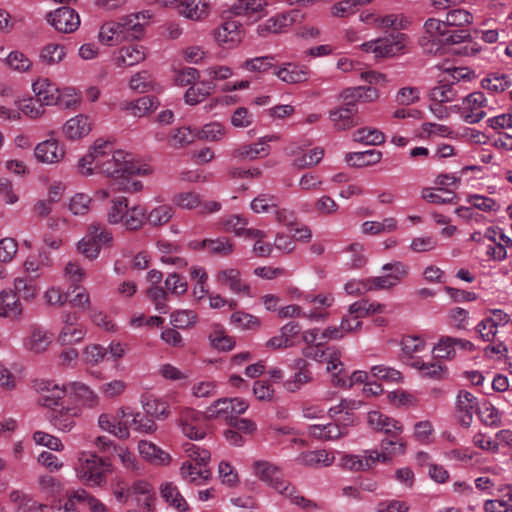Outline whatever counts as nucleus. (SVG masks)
<instances>
[{
    "label": "nucleus",
    "mask_w": 512,
    "mask_h": 512,
    "mask_svg": "<svg viewBox=\"0 0 512 512\" xmlns=\"http://www.w3.org/2000/svg\"><path fill=\"white\" fill-rule=\"evenodd\" d=\"M230 323L240 330H256L261 321L258 317L244 311H235L230 316Z\"/></svg>",
    "instance_id": "nucleus-58"
},
{
    "label": "nucleus",
    "mask_w": 512,
    "mask_h": 512,
    "mask_svg": "<svg viewBox=\"0 0 512 512\" xmlns=\"http://www.w3.org/2000/svg\"><path fill=\"white\" fill-rule=\"evenodd\" d=\"M248 402L242 398H221L206 409L207 419H223L232 424L237 415L248 409Z\"/></svg>",
    "instance_id": "nucleus-5"
},
{
    "label": "nucleus",
    "mask_w": 512,
    "mask_h": 512,
    "mask_svg": "<svg viewBox=\"0 0 512 512\" xmlns=\"http://www.w3.org/2000/svg\"><path fill=\"white\" fill-rule=\"evenodd\" d=\"M267 5L266 0H236L231 6V12L236 16H246L263 11Z\"/></svg>",
    "instance_id": "nucleus-53"
},
{
    "label": "nucleus",
    "mask_w": 512,
    "mask_h": 512,
    "mask_svg": "<svg viewBox=\"0 0 512 512\" xmlns=\"http://www.w3.org/2000/svg\"><path fill=\"white\" fill-rule=\"evenodd\" d=\"M303 18V14L296 9L279 13L259 24L256 28V33L260 37H267L269 34L285 33L294 24L300 23Z\"/></svg>",
    "instance_id": "nucleus-7"
},
{
    "label": "nucleus",
    "mask_w": 512,
    "mask_h": 512,
    "mask_svg": "<svg viewBox=\"0 0 512 512\" xmlns=\"http://www.w3.org/2000/svg\"><path fill=\"white\" fill-rule=\"evenodd\" d=\"M175 211L171 205L161 204L148 213H146V220L153 227L166 225L174 216Z\"/></svg>",
    "instance_id": "nucleus-50"
},
{
    "label": "nucleus",
    "mask_w": 512,
    "mask_h": 512,
    "mask_svg": "<svg viewBox=\"0 0 512 512\" xmlns=\"http://www.w3.org/2000/svg\"><path fill=\"white\" fill-rule=\"evenodd\" d=\"M92 125L93 123L87 115L78 114L65 122L62 132L69 140H78L91 132Z\"/></svg>",
    "instance_id": "nucleus-24"
},
{
    "label": "nucleus",
    "mask_w": 512,
    "mask_h": 512,
    "mask_svg": "<svg viewBox=\"0 0 512 512\" xmlns=\"http://www.w3.org/2000/svg\"><path fill=\"white\" fill-rule=\"evenodd\" d=\"M340 99H349L355 105L357 102H374L379 98V92L371 86L348 88L341 92Z\"/></svg>",
    "instance_id": "nucleus-40"
},
{
    "label": "nucleus",
    "mask_w": 512,
    "mask_h": 512,
    "mask_svg": "<svg viewBox=\"0 0 512 512\" xmlns=\"http://www.w3.org/2000/svg\"><path fill=\"white\" fill-rule=\"evenodd\" d=\"M53 343V334L44 327L32 325L23 339L24 348L33 354L46 352Z\"/></svg>",
    "instance_id": "nucleus-12"
},
{
    "label": "nucleus",
    "mask_w": 512,
    "mask_h": 512,
    "mask_svg": "<svg viewBox=\"0 0 512 512\" xmlns=\"http://www.w3.org/2000/svg\"><path fill=\"white\" fill-rule=\"evenodd\" d=\"M487 108L488 100L480 91H475L466 95L462 99L461 104H456L457 113H459L462 119L469 124H475L484 119L487 115Z\"/></svg>",
    "instance_id": "nucleus-6"
},
{
    "label": "nucleus",
    "mask_w": 512,
    "mask_h": 512,
    "mask_svg": "<svg viewBox=\"0 0 512 512\" xmlns=\"http://www.w3.org/2000/svg\"><path fill=\"white\" fill-rule=\"evenodd\" d=\"M81 409L76 406L54 407L49 415L50 423L61 432H70L76 425V419L80 416Z\"/></svg>",
    "instance_id": "nucleus-15"
},
{
    "label": "nucleus",
    "mask_w": 512,
    "mask_h": 512,
    "mask_svg": "<svg viewBox=\"0 0 512 512\" xmlns=\"http://www.w3.org/2000/svg\"><path fill=\"white\" fill-rule=\"evenodd\" d=\"M211 90L212 86L209 82H201L190 86L184 95L186 104L196 105L202 102L210 95Z\"/></svg>",
    "instance_id": "nucleus-61"
},
{
    "label": "nucleus",
    "mask_w": 512,
    "mask_h": 512,
    "mask_svg": "<svg viewBox=\"0 0 512 512\" xmlns=\"http://www.w3.org/2000/svg\"><path fill=\"white\" fill-rule=\"evenodd\" d=\"M159 102L151 96H143L130 102L126 109L135 117H144L157 109Z\"/></svg>",
    "instance_id": "nucleus-51"
},
{
    "label": "nucleus",
    "mask_w": 512,
    "mask_h": 512,
    "mask_svg": "<svg viewBox=\"0 0 512 512\" xmlns=\"http://www.w3.org/2000/svg\"><path fill=\"white\" fill-rule=\"evenodd\" d=\"M478 406L477 398L468 391H460L457 396L458 417L465 427L470 426Z\"/></svg>",
    "instance_id": "nucleus-36"
},
{
    "label": "nucleus",
    "mask_w": 512,
    "mask_h": 512,
    "mask_svg": "<svg viewBox=\"0 0 512 512\" xmlns=\"http://www.w3.org/2000/svg\"><path fill=\"white\" fill-rule=\"evenodd\" d=\"M225 127L219 122H211L195 130L196 138L210 142H217L225 137Z\"/></svg>",
    "instance_id": "nucleus-54"
},
{
    "label": "nucleus",
    "mask_w": 512,
    "mask_h": 512,
    "mask_svg": "<svg viewBox=\"0 0 512 512\" xmlns=\"http://www.w3.org/2000/svg\"><path fill=\"white\" fill-rule=\"evenodd\" d=\"M4 62L11 70L19 73L27 72L32 67L31 60L20 51L10 52Z\"/></svg>",
    "instance_id": "nucleus-64"
},
{
    "label": "nucleus",
    "mask_w": 512,
    "mask_h": 512,
    "mask_svg": "<svg viewBox=\"0 0 512 512\" xmlns=\"http://www.w3.org/2000/svg\"><path fill=\"white\" fill-rule=\"evenodd\" d=\"M206 412L202 414L192 408L181 410L178 426L183 435L191 440H201L206 435Z\"/></svg>",
    "instance_id": "nucleus-8"
},
{
    "label": "nucleus",
    "mask_w": 512,
    "mask_h": 512,
    "mask_svg": "<svg viewBox=\"0 0 512 512\" xmlns=\"http://www.w3.org/2000/svg\"><path fill=\"white\" fill-rule=\"evenodd\" d=\"M384 310L385 306L383 304L359 300L349 306L348 312L350 315H355L361 319L374 313H383Z\"/></svg>",
    "instance_id": "nucleus-59"
},
{
    "label": "nucleus",
    "mask_w": 512,
    "mask_h": 512,
    "mask_svg": "<svg viewBox=\"0 0 512 512\" xmlns=\"http://www.w3.org/2000/svg\"><path fill=\"white\" fill-rule=\"evenodd\" d=\"M66 56L65 47L60 44L50 43L44 46L40 51V60L46 65H55L60 63Z\"/></svg>",
    "instance_id": "nucleus-60"
},
{
    "label": "nucleus",
    "mask_w": 512,
    "mask_h": 512,
    "mask_svg": "<svg viewBox=\"0 0 512 512\" xmlns=\"http://www.w3.org/2000/svg\"><path fill=\"white\" fill-rule=\"evenodd\" d=\"M145 58V48L137 44L123 46L113 54V62L120 68L134 66L144 61Z\"/></svg>",
    "instance_id": "nucleus-23"
},
{
    "label": "nucleus",
    "mask_w": 512,
    "mask_h": 512,
    "mask_svg": "<svg viewBox=\"0 0 512 512\" xmlns=\"http://www.w3.org/2000/svg\"><path fill=\"white\" fill-rule=\"evenodd\" d=\"M106 461L93 452L81 451L74 464L77 479L91 487L101 486L106 482Z\"/></svg>",
    "instance_id": "nucleus-3"
},
{
    "label": "nucleus",
    "mask_w": 512,
    "mask_h": 512,
    "mask_svg": "<svg viewBox=\"0 0 512 512\" xmlns=\"http://www.w3.org/2000/svg\"><path fill=\"white\" fill-rule=\"evenodd\" d=\"M121 419L126 424V429H132L141 434H151L156 431L157 425L149 417L129 409L120 408Z\"/></svg>",
    "instance_id": "nucleus-20"
},
{
    "label": "nucleus",
    "mask_w": 512,
    "mask_h": 512,
    "mask_svg": "<svg viewBox=\"0 0 512 512\" xmlns=\"http://www.w3.org/2000/svg\"><path fill=\"white\" fill-rule=\"evenodd\" d=\"M467 202L472 207L487 213H496L501 208L500 203L495 199L479 194L469 195Z\"/></svg>",
    "instance_id": "nucleus-63"
},
{
    "label": "nucleus",
    "mask_w": 512,
    "mask_h": 512,
    "mask_svg": "<svg viewBox=\"0 0 512 512\" xmlns=\"http://www.w3.org/2000/svg\"><path fill=\"white\" fill-rule=\"evenodd\" d=\"M68 385L59 386L57 384L48 383L45 388H41L42 394L40 395L38 402L40 405L50 408L53 410L54 407H59L60 400L67 393Z\"/></svg>",
    "instance_id": "nucleus-38"
},
{
    "label": "nucleus",
    "mask_w": 512,
    "mask_h": 512,
    "mask_svg": "<svg viewBox=\"0 0 512 512\" xmlns=\"http://www.w3.org/2000/svg\"><path fill=\"white\" fill-rule=\"evenodd\" d=\"M12 290L24 301H33L38 295L39 287L32 277L19 276L14 279Z\"/></svg>",
    "instance_id": "nucleus-43"
},
{
    "label": "nucleus",
    "mask_w": 512,
    "mask_h": 512,
    "mask_svg": "<svg viewBox=\"0 0 512 512\" xmlns=\"http://www.w3.org/2000/svg\"><path fill=\"white\" fill-rule=\"evenodd\" d=\"M273 55L257 56L248 58L240 64V68L247 72L264 73L274 66Z\"/></svg>",
    "instance_id": "nucleus-52"
},
{
    "label": "nucleus",
    "mask_w": 512,
    "mask_h": 512,
    "mask_svg": "<svg viewBox=\"0 0 512 512\" xmlns=\"http://www.w3.org/2000/svg\"><path fill=\"white\" fill-rule=\"evenodd\" d=\"M67 385V392L74 394L84 405L94 407L98 404L97 394L86 384L82 382H72Z\"/></svg>",
    "instance_id": "nucleus-48"
},
{
    "label": "nucleus",
    "mask_w": 512,
    "mask_h": 512,
    "mask_svg": "<svg viewBox=\"0 0 512 512\" xmlns=\"http://www.w3.org/2000/svg\"><path fill=\"white\" fill-rule=\"evenodd\" d=\"M400 346L401 360L410 365L413 360L419 359L417 355L426 349V342L421 336L406 335L401 339Z\"/></svg>",
    "instance_id": "nucleus-32"
},
{
    "label": "nucleus",
    "mask_w": 512,
    "mask_h": 512,
    "mask_svg": "<svg viewBox=\"0 0 512 512\" xmlns=\"http://www.w3.org/2000/svg\"><path fill=\"white\" fill-rule=\"evenodd\" d=\"M145 219V208L140 205H135L131 208H126L122 224L126 229L134 231L143 226Z\"/></svg>",
    "instance_id": "nucleus-55"
},
{
    "label": "nucleus",
    "mask_w": 512,
    "mask_h": 512,
    "mask_svg": "<svg viewBox=\"0 0 512 512\" xmlns=\"http://www.w3.org/2000/svg\"><path fill=\"white\" fill-rule=\"evenodd\" d=\"M381 152L370 149L362 152H350L345 155V161L352 167H364L378 163L381 159Z\"/></svg>",
    "instance_id": "nucleus-45"
},
{
    "label": "nucleus",
    "mask_w": 512,
    "mask_h": 512,
    "mask_svg": "<svg viewBox=\"0 0 512 512\" xmlns=\"http://www.w3.org/2000/svg\"><path fill=\"white\" fill-rule=\"evenodd\" d=\"M98 39L105 46H115L126 40L120 20L108 21L102 24L99 29Z\"/></svg>",
    "instance_id": "nucleus-34"
},
{
    "label": "nucleus",
    "mask_w": 512,
    "mask_h": 512,
    "mask_svg": "<svg viewBox=\"0 0 512 512\" xmlns=\"http://www.w3.org/2000/svg\"><path fill=\"white\" fill-rule=\"evenodd\" d=\"M367 421L373 430L384 433L389 437L400 436L404 430V426L399 420L379 411L369 412Z\"/></svg>",
    "instance_id": "nucleus-17"
},
{
    "label": "nucleus",
    "mask_w": 512,
    "mask_h": 512,
    "mask_svg": "<svg viewBox=\"0 0 512 512\" xmlns=\"http://www.w3.org/2000/svg\"><path fill=\"white\" fill-rule=\"evenodd\" d=\"M253 472L255 476L269 486L274 482V479L281 475V470L278 466L265 460L255 461L253 464Z\"/></svg>",
    "instance_id": "nucleus-49"
},
{
    "label": "nucleus",
    "mask_w": 512,
    "mask_h": 512,
    "mask_svg": "<svg viewBox=\"0 0 512 512\" xmlns=\"http://www.w3.org/2000/svg\"><path fill=\"white\" fill-rule=\"evenodd\" d=\"M83 175H91L94 170L106 174L116 183L126 176H148L153 172L150 165L135 159L132 153L124 150H114L112 142L97 139L88 153L79 161Z\"/></svg>",
    "instance_id": "nucleus-1"
},
{
    "label": "nucleus",
    "mask_w": 512,
    "mask_h": 512,
    "mask_svg": "<svg viewBox=\"0 0 512 512\" xmlns=\"http://www.w3.org/2000/svg\"><path fill=\"white\" fill-rule=\"evenodd\" d=\"M151 17L152 14L148 10L121 17L119 20L123 26L126 39H140L144 35L145 28L149 24Z\"/></svg>",
    "instance_id": "nucleus-16"
},
{
    "label": "nucleus",
    "mask_w": 512,
    "mask_h": 512,
    "mask_svg": "<svg viewBox=\"0 0 512 512\" xmlns=\"http://www.w3.org/2000/svg\"><path fill=\"white\" fill-rule=\"evenodd\" d=\"M140 456L154 466H166L170 463V455L154 443L140 440L137 445Z\"/></svg>",
    "instance_id": "nucleus-28"
},
{
    "label": "nucleus",
    "mask_w": 512,
    "mask_h": 512,
    "mask_svg": "<svg viewBox=\"0 0 512 512\" xmlns=\"http://www.w3.org/2000/svg\"><path fill=\"white\" fill-rule=\"evenodd\" d=\"M129 87L140 93L157 90V84L148 71L135 73L129 81Z\"/></svg>",
    "instance_id": "nucleus-57"
},
{
    "label": "nucleus",
    "mask_w": 512,
    "mask_h": 512,
    "mask_svg": "<svg viewBox=\"0 0 512 512\" xmlns=\"http://www.w3.org/2000/svg\"><path fill=\"white\" fill-rule=\"evenodd\" d=\"M23 314V305L16 292L11 288L0 292V317L10 320H18Z\"/></svg>",
    "instance_id": "nucleus-22"
},
{
    "label": "nucleus",
    "mask_w": 512,
    "mask_h": 512,
    "mask_svg": "<svg viewBox=\"0 0 512 512\" xmlns=\"http://www.w3.org/2000/svg\"><path fill=\"white\" fill-rule=\"evenodd\" d=\"M180 475L187 482L203 485L211 479L212 472L209 467L197 465L191 461H184L180 467Z\"/></svg>",
    "instance_id": "nucleus-31"
},
{
    "label": "nucleus",
    "mask_w": 512,
    "mask_h": 512,
    "mask_svg": "<svg viewBox=\"0 0 512 512\" xmlns=\"http://www.w3.org/2000/svg\"><path fill=\"white\" fill-rule=\"evenodd\" d=\"M160 494L162 498L172 507L180 511H186L188 509V504L186 500L180 494L177 486L174 485L172 482L163 483L160 486Z\"/></svg>",
    "instance_id": "nucleus-47"
},
{
    "label": "nucleus",
    "mask_w": 512,
    "mask_h": 512,
    "mask_svg": "<svg viewBox=\"0 0 512 512\" xmlns=\"http://www.w3.org/2000/svg\"><path fill=\"white\" fill-rule=\"evenodd\" d=\"M298 462L304 466L312 468H324L331 466L335 461L332 451L319 449L302 453L298 457Z\"/></svg>",
    "instance_id": "nucleus-37"
},
{
    "label": "nucleus",
    "mask_w": 512,
    "mask_h": 512,
    "mask_svg": "<svg viewBox=\"0 0 512 512\" xmlns=\"http://www.w3.org/2000/svg\"><path fill=\"white\" fill-rule=\"evenodd\" d=\"M342 352L335 346L325 348V356L322 362L327 364L326 371L331 375V382L335 375H341L345 371L343 362L341 361Z\"/></svg>",
    "instance_id": "nucleus-46"
},
{
    "label": "nucleus",
    "mask_w": 512,
    "mask_h": 512,
    "mask_svg": "<svg viewBox=\"0 0 512 512\" xmlns=\"http://www.w3.org/2000/svg\"><path fill=\"white\" fill-rule=\"evenodd\" d=\"M223 228L227 232H232L237 236L245 238H264L263 231L258 229L246 228L248 222L240 215H231L223 220Z\"/></svg>",
    "instance_id": "nucleus-30"
},
{
    "label": "nucleus",
    "mask_w": 512,
    "mask_h": 512,
    "mask_svg": "<svg viewBox=\"0 0 512 512\" xmlns=\"http://www.w3.org/2000/svg\"><path fill=\"white\" fill-rule=\"evenodd\" d=\"M47 22L60 33H72L76 31L80 25V17L70 7H60L46 16Z\"/></svg>",
    "instance_id": "nucleus-10"
},
{
    "label": "nucleus",
    "mask_w": 512,
    "mask_h": 512,
    "mask_svg": "<svg viewBox=\"0 0 512 512\" xmlns=\"http://www.w3.org/2000/svg\"><path fill=\"white\" fill-rule=\"evenodd\" d=\"M301 327L297 322H288L282 326L278 334L266 341L265 347L269 350L286 349L294 346Z\"/></svg>",
    "instance_id": "nucleus-19"
},
{
    "label": "nucleus",
    "mask_w": 512,
    "mask_h": 512,
    "mask_svg": "<svg viewBox=\"0 0 512 512\" xmlns=\"http://www.w3.org/2000/svg\"><path fill=\"white\" fill-rule=\"evenodd\" d=\"M130 492L137 496L136 500L141 507L147 511L152 510L155 494L150 483L144 480H137L130 487Z\"/></svg>",
    "instance_id": "nucleus-41"
},
{
    "label": "nucleus",
    "mask_w": 512,
    "mask_h": 512,
    "mask_svg": "<svg viewBox=\"0 0 512 512\" xmlns=\"http://www.w3.org/2000/svg\"><path fill=\"white\" fill-rule=\"evenodd\" d=\"M143 409L148 415L158 419H165L169 416V405L162 398L148 397L142 400Z\"/></svg>",
    "instance_id": "nucleus-56"
},
{
    "label": "nucleus",
    "mask_w": 512,
    "mask_h": 512,
    "mask_svg": "<svg viewBox=\"0 0 512 512\" xmlns=\"http://www.w3.org/2000/svg\"><path fill=\"white\" fill-rule=\"evenodd\" d=\"M279 136L267 135L261 137L256 143L247 144L239 147L234 151V156L242 160H254L259 156H264L269 153L268 142L277 141Z\"/></svg>",
    "instance_id": "nucleus-26"
},
{
    "label": "nucleus",
    "mask_w": 512,
    "mask_h": 512,
    "mask_svg": "<svg viewBox=\"0 0 512 512\" xmlns=\"http://www.w3.org/2000/svg\"><path fill=\"white\" fill-rule=\"evenodd\" d=\"M178 14L192 21H201L209 14V4L206 0H182Z\"/></svg>",
    "instance_id": "nucleus-35"
},
{
    "label": "nucleus",
    "mask_w": 512,
    "mask_h": 512,
    "mask_svg": "<svg viewBox=\"0 0 512 512\" xmlns=\"http://www.w3.org/2000/svg\"><path fill=\"white\" fill-rule=\"evenodd\" d=\"M348 434L347 424L330 422L308 426V435L320 441H336Z\"/></svg>",
    "instance_id": "nucleus-21"
},
{
    "label": "nucleus",
    "mask_w": 512,
    "mask_h": 512,
    "mask_svg": "<svg viewBox=\"0 0 512 512\" xmlns=\"http://www.w3.org/2000/svg\"><path fill=\"white\" fill-rule=\"evenodd\" d=\"M215 43L224 49H235L243 41L245 30L241 22L234 19H226L212 31Z\"/></svg>",
    "instance_id": "nucleus-4"
},
{
    "label": "nucleus",
    "mask_w": 512,
    "mask_h": 512,
    "mask_svg": "<svg viewBox=\"0 0 512 512\" xmlns=\"http://www.w3.org/2000/svg\"><path fill=\"white\" fill-rule=\"evenodd\" d=\"M10 501L15 504L16 512H44V506L21 491L14 490L9 494ZM45 512H49L46 510Z\"/></svg>",
    "instance_id": "nucleus-42"
},
{
    "label": "nucleus",
    "mask_w": 512,
    "mask_h": 512,
    "mask_svg": "<svg viewBox=\"0 0 512 512\" xmlns=\"http://www.w3.org/2000/svg\"><path fill=\"white\" fill-rule=\"evenodd\" d=\"M423 29L420 44L428 53H437L442 46L461 43L467 37L464 31H451L446 21L436 18L427 19Z\"/></svg>",
    "instance_id": "nucleus-2"
},
{
    "label": "nucleus",
    "mask_w": 512,
    "mask_h": 512,
    "mask_svg": "<svg viewBox=\"0 0 512 512\" xmlns=\"http://www.w3.org/2000/svg\"><path fill=\"white\" fill-rule=\"evenodd\" d=\"M343 104L332 108L328 112V117L337 131L349 130L357 125L355 116L357 114V105L349 99H341Z\"/></svg>",
    "instance_id": "nucleus-11"
},
{
    "label": "nucleus",
    "mask_w": 512,
    "mask_h": 512,
    "mask_svg": "<svg viewBox=\"0 0 512 512\" xmlns=\"http://www.w3.org/2000/svg\"><path fill=\"white\" fill-rule=\"evenodd\" d=\"M98 425L106 431L120 439H127L130 432L126 429V424L121 419L120 409L116 414L102 413L98 418Z\"/></svg>",
    "instance_id": "nucleus-29"
},
{
    "label": "nucleus",
    "mask_w": 512,
    "mask_h": 512,
    "mask_svg": "<svg viewBox=\"0 0 512 512\" xmlns=\"http://www.w3.org/2000/svg\"><path fill=\"white\" fill-rule=\"evenodd\" d=\"M274 74L285 83L298 84L307 81L310 72L305 66H299L293 63H284L275 70Z\"/></svg>",
    "instance_id": "nucleus-33"
},
{
    "label": "nucleus",
    "mask_w": 512,
    "mask_h": 512,
    "mask_svg": "<svg viewBox=\"0 0 512 512\" xmlns=\"http://www.w3.org/2000/svg\"><path fill=\"white\" fill-rule=\"evenodd\" d=\"M304 301L311 309L303 314V318L321 321L328 317L327 309L333 305L334 296L331 293L307 294Z\"/></svg>",
    "instance_id": "nucleus-14"
},
{
    "label": "nucleus",
    "mask_w": 512,
    "mask_h": 512,
    "mask_svg": "<svg viewBox=\"0 0 512 512\" xmlns=\"http://www.w3.org/2000/svg\"><path fill=\"white\" fill-rule=\"evenodd\" d=\"M32 90L37 100L46 106L58 104V100L61 97L60 90L56 84L44 77H39L33 82Z\"/></svg>",
    "instance_id": "nucleus-25"
},
{
    "label": "nucleus",
    "mask_w": 512,
    "mask_h": 512,
    "mask_svg": "<svg viewBox=\"0 0 512 512\" xmlns=\"http://www.w3.org/2000/svg\"><path fill=\"white\" fill-rule=\"evenodd\" d=\"M65 148L56 138H49L38 143L34 148L36 160L43 164H56L65 157Z\"/></svg>",
    "instance_id": "nucleus-13"
},
{
    "label": "nucleus",
    "mask_w": 512,
    "mask_h": 512,
    "mask_svg": "<svg viewBox=\"0 0 512 512\" xmlns=\"http://www.w3.org/2000/svg\"><path fill=\"white\" fill-rule=\"evenodd\" d=\"M428 98L433 102L452 103L458 98V90L453 83H439L430 89Z\"/></svg>",
    "instance_id": "nucleus-44"
},
{
    "label": "nucleus",
    "mask_w": 512,
    "mask_h": 512,
    "mask_svg": "<svg viewBox=\"0 0 512 512\" xmlns=\"http://www.w3.org/2000/svg\"><path fill=\"white\" fill-rule=\"evenodd\" d=\"M294 366L297 371L282 383L283 388L289 393L299 391L304 385L312 381V373L304 359H297Z\"/></svg>",
    "instance_id": "nucleus-27"
},
{
    "label": "nucleus",
    "mask_w": 512,
    "mask_h": 512,
    "mask_svg": "<svg viewBox=\"0 0 512 512\" xmlns=\"http://www.w3.org/2000/svg\"><path fill=\"white\" fill-rule=\"evenodd\" d=\"M405 45V35L397 34L364 42L360 49L372 53L375 58H388L399 53Z\"/></svg>",
    "instance_id": "nucleus-9"
},
{
    "label": "nucleus",
    "mask_w": 512,
    "mask_h": 512,
    "mask_svg": "<svg viewBox=\"0 0 512 512\" xmlns=\"http://www.w3.org/2000/svg\"><path fill=\"white\" fill-rule=\"evenodd\" d=\"M85 335L86 328L82 324L71 327H61L58 342L62 345H72L82 341Z\"/></svg>",
    "instance_id": "nucleus-62"
},
{
    "label": "nucleus",
    "mask_w": 512,
    "mask_h": 512,
    "mask_svg": "<svg viewBox=\"0 0 512 512\" xmlns=\"http://www.w3.org/2000/svg\"><path fill=\"white\" fill-rule=\"evenodd\" d=\"M382 463L390 462L394 457L403 455L407 448V443L403 437L384 438L380 442Z\"/></svg>",
    "instance_id": "nucleus-39"
},
{
    "label": "nucleus",
    "mask_w": 512,
    "mask_h": 512,
    "mask_svg": "<svg viewBox=\"0 0 512 512\" xmlns=\"http://www.w3.org/2000/svg\"><path fill=\"white\" fill-rule=\"evenodd\" d=\"M215 280L220 286L229 288L234 294L250 295V286L241 277V272L236 268H226L218 271Z\"/></svg>",
    "instance_id": "nucleus-18"
}]
</instances>
